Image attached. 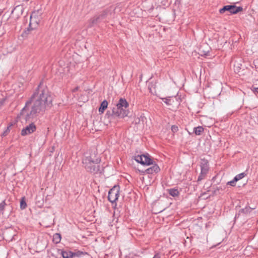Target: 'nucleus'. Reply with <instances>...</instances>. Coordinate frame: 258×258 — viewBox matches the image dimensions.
Returning <instances> with one entry per match:
<instances>
[{
  "mask_svg": "<svg viewBox=\"0 0 258 258\" xmlns=\"http://www.w3.org/2000/svg\"><path fill=\"white\" fill-rule=\"evenodd\" d=\"M107 14V12L106 11H103L98 16L99 17H100V18H101L103 20L105 19Z\"/></svg>",
  "mask_w": 258,
  "mask_h": 258,
  "instance_id": "nucleus-24",
  "label": "nucleus"
},
{
  "mask_svg": "<svg viewBox=\"0 0 258 258\" xmlns=\"http://www.w3.org/2000/svg\"><path fill=\"white\" fill-rule=\"evenodd\" d=\"M101 21H102V20L101 18H100V17H99L98 16H96L93 17L92 18H91L89 20V25L90 27H92L94 25L99 23Z\"/></svg>",
  "mask_w": 258,
  "mask_h": 258,
  "instance_id": "nucleus-13",
  "label": "nucleus"
},
{
  "mask_svg": "<svg viewBox=\"0 0 258 258\" xmlns=\"http://www.w3.org/2000/svg\"><path fill=\"white\" fill-rule=\"evenodd\" d=\"M61 240V236L59 233H55L53 236V241L55 243H58Z\"/></svg>",
  "mask_w": 258,
  "mask_h": 258,
  "instance_id": "nucleus-18",
  "label": "nucleus"
},
{
  "mask_svg": "<svg viewBox=\"0 0 258 258\" xmlns=\"http://www.w3.org/2000/svg\"><path fill=\"white\" fill-rule=\"evenodd\" d=\"M52 97L48 90L46 88L39 86L32 96L31 100L26 103V106L22 109L21 114L25 115L28 105L31 103V101H32L33 105L30 114H27L26 119L33 118L38 113L50 108L52 106Z\"/></svg>",
  "mask_w": 258,
  "mask_h": 258,
  "instance_id": "nucleus-1",
  "label": "nucleus"
},
{
  "mask_svg": "<svg viewBox=\"0 0 258 258\" xmlns=\"http://www.w3.org/2000/svg\"><path fill=\"white\" fill-rule=\"evenodd\" d=\"M6 205L5 201H3L1 204H0V211L2 212H3V211L5 209V206Z\"/></svg>",
  "mask_w": 258,
  "mask_h": 258,
  "instance_id": "nucleus-25",
  "label": "nucleus"
},
{
  "mask_svg": "<svg viewBox=\"0 0 258 258\" xmlns=\"http://www.w3.org/2000/svg\"><path fill=\"white\" fill-rule=\"evenodd\" d=\"M257 62H258V59L255 60L254 61V63H257Z\"/></svg>",
  "mask_w": 258,
  "mask_h": 258,
  "instance_id": "nucleus-32",
  "label": "nucleus"
},
{
  "mask_svg": "<svg viewBox=\"0 0 258 258\" xmlns=\"http://www.w3.org/2000/svg\"><path fill=\"white\" fill-rule=\"evenodd\" d=\"M42 12L40 10L34 11L31 15V18H34L40 22L41 18Z\"/></svg>",
  "mask_w": 258,
  "mask_h": 258,
  "instance_id": "nucleus-12",
  "label": "nucleus"
},
{
  "mask_svg": "<svg viewBox=\"0 0 258 258\" xmlns=\"http://www.w3.org/2000/svg\"><path fill=\"white\" fill-rule=\"evenodd\" d=\"M61 254L63 258H73L75 256H79L80 253L79 252L75 253L71 251L61 250Z\"/></svg>",
  "mask_w": 258,
  "mask_h": 258,
  "instance_id": "nucleus-10",
  "label": "nucleus"
},
{
  "mask_svg": "<svg viewBox=\"0 0 258 258\" xmlns=\"http://www.w3.org/2000/svg\"><path fill=\"white\" fill-rule=\"evenodd\" d=\"M11 127V125H10L9 126H8L6 130V131L4 133V135H6L7 133L9 132V128Z\"/></svg>",
  "mask_w": 258,
  "mask_h": 258,
  "instance_id": "nucleus-28",
  "label": "nucleus"
},
{
  "mask_svg": "<svg viewBox=\"0 0 258 258\" xmlns=\"http://www.w3.org/2000/svg\"><path fill=\"white\" fill-rule=\"evenodd\" d=\"M253 92H255V93H258V87L257 88H254Z\"/></svg>",
  "mask_w": 258,
  "mask_h": 258,
  "instance_id": "nucleus-29",
  "label": "nucleus"
},
{
  "mask_svg": "<svg viewBox=\"0 0 258 258\" xmlns=\"http://www.w3.org/2000/svg\"><path fill=\"white\" fill-rule=\"evenodd\" d=\"M149 90H150V92L153 94H156V83L155 82H150L148 86Z\"/></svg>",
  "mask_w": 258,
  "mask_h": 258,
  "instance_id": "nucleus-17",
  "label": "nucleus"
},
{
  "mask_svg": "<svg viewBox=\"0 0 258 258\" xmlns=\"http://www.w3.org/2000/svg\"><path fill=\"white\" fill-rule=\"evenodd\" d=\"M167 105L171 106L172 109L176 108L180 104V99L176 97H169L162 98Z\"/></svg>",
  "mask_w": 258,
  "mask_h": 258,
  "instance_id": "nucleus-6",
  "label": "nucleus"
},
{
  "mask_svg": "<svg viewBox=\"0 0 258 258\" xmlns=\"http://www.w3.org/2000/svg\"><path fill=\"white\" fill-rule=\"evenodd\" d=\"M100 160L96 158L95 155L85 157L83 159L84 167L88 172L96 173L99 170V164Z\"/></svg>",
  "mask_w": 258,
  "mask_h": 258,
  "instance_id": "nucleus-4",
  "label": "nucleus"
},
{
  "mask_svg": "<svg viewBox=\"0 0 258 258\" xmlns=\"http://www.w3.org/2000/svg\"><path fill=\"white\" fill-rule=\"evenodd\" d=\"M108 106V102L106 100H104L101 103L100 106L99 108V111L101 113H103L105 110L107 108Z\"/></svg>",
  "mask_w": 258,
  "mask_h": 258,
  "instance_id": "nucleus-16",
  "label": "nucleus"
},
{
  "mask_svg": "<svg viewBox=\"0 0 258 258\" xmlns=\"http://www.w3.org/2000/svg\"><path fill=\"white\" fill-rule=\"evenodd\" d=\"M3 104V101H0V107Z\"/></svg>",
  "mask_w": 258,
  "mask_h": 258,
  "instance_id": "nucleus-31",
  "label": "nucleus"
},
{
  "mask_svg": "<svg viewBox=\"0 0 258 258\" xmlns=\"http://www.w3.org/2000/svg\"><path fill=\"white\" fill-rule=\"evenodd\" d=\"M24 11V7L22 5L17 6L12 11L11 15L12 17L15 19L20 18Z\"/></svg>",
  "mask_w": 258,
  "mask_h": 258,
  "instance_id": "nucleus-8",
  "label": "nucleus"
},
{
  "mask_svg": "<svg viewBox=\"0 0 258 258\" xmlns=\"http://www.w3.org/2000/svg\"><path fill=\"white\" fill-rule=\"evenodd\" d=\"M153 258H159V257L157 256V255H155Z\"/></svg>",
  "mask_w": 258,
  "mask_h": 258,
  "instance_id": "nucleus-33",
  "label": "nucleus"
},
{
  "mask_svg": "<svg viewBox=\"0 0 258 258\" xmlns=\"http://www.w3.org/2000/svg\"><path fill=\"white\" fill-rule=\"evenodd\" d=\"M204 131V128L201 126H198L194 128V132L197 135H200Z\"/></svg>",
  "mask_w": 258,
  "mask_h": 258,
  "instance_id": "nucleus-20",
  "label": "nucleus"
},
{
  "mask_svg": "<svg viewBox=\"0 0 258 258\" xmlns=\"http://www.w3.org/2000/svg\"><path fill=\"white\" fill-rule=\"evenodd\" d=\"M201 168L203 169V168H207L208 170H209V166H208V162L207 160L202 159L201 162Z\"/></svg>",
  "mask_w": 258,
  "mask_h": 258,
  "instance_id": "nucleus-19",
  "label": "nucleus"
},
{
  "mask_svg": "<svg viewBox=\"0 0 258 258\" xmlns=\"http://www.w3.org/2000/svg\"><path fill=\"white\" fill-rule=\"evenodd\" d=\"M128 106L126 100L123 98H120L118 103L112 109V111H108L106 115L110 121H113L116 117L123 118L127 115L128 111L126 109Z\"/></svg>",
  "mask_w": 258,
  "mask_h": 258,
  "instance_id": "nucleus-2",
  "label": "nucleus"
},
{
  "mask_svg": "<svg viewBox=\"0 0 258 258\" xmlns=\"http://www.w3.org/2000/svg\"><path fill=\"white\" fill-rule=\"evenodd\" d=\"M36 130V127L35 125L31 123L29 124L28 125L26 126L21 131V135L23 136H25L26 135H30L33 132H34Z\"/></svg>",
  "mask_w": 258,
  "mask_h": 258,
  "instance_id": "nucleus-9",
  "label": "nucleus"
},
{
  "mask_svg": "<svg viewBox=\"0 0 258 258\" xmlns=\"http://www.w3.org/2000/svg\"><path fill=\"white\" fill-rule=\"evenodd\" d=\"M237 181H235V178H234V179H233L232 180L230 181H228V182H227V184L228 185H231V186H235V183H236Z\"/></svg>",
  "mask_w": 258,
  "mask_h": 258,
  "instance_id": "nucleus-26",
  "label": "nucleus"
},
{
  "mask_svg": "<svg viewBox=\"0 0 258 258\" xmlns=\"http://www.w3.org/2000/svg\"><path fill=\"white\" fill-rule=\"evenodd\" d=\"M78 89H79V88L78 87L75 88L74 89H73V92H76V91H78Z\"/></svg>",
  "mask_w": 258,
  "mask_h": 258,
  "instance_id": "nucleus-30",
  "label": "nucleus"
},
{
  "mask_svg": "<svg viewBox=\"0 0 258 258\" xmlns=\"http://www.w3.org/2000/svg\"><path fill=\"white\" fill-rule=\"evenodd\" d=\"M246 175V174L244 172L243 173H241L238 175H237L235 177V181H238L240 179L243 178V177H244Z\"/></svg>",
  "mask_w": 258,
  "mask_h": 258,
  "instance_id": "nucleus-23",
  "label": "nucleus"
},
{
  "mask_svg": "<svg viewBox=\"0 0 258 258\" xmlns=\"http://www.w3.org/2000/svg\"><path fill=\"white\" fill-rule=\"evenodd\" d=\"M39 23V21L34 18H31V17H30L29 27L28 28V30H33L36 29L38 27Z\"/></svg>",
  "mask_w": 258,
  "mask_h": 258,
  "instance_id": "nucleus-11",
  "label": "nucleus"
},
{
  "mask_svg": "<svg viewBox=\"0 0 258 258\" xmlns=\"http://www.w3.org/2000/svg\"><path fill=\"white\" fill-rule=\"evenodd\" d=\"M119 187L118 186H114L108 192V199L112 203L116 201L119 197Z\"/></svg>",
  "mask_w": 258,
  "mask_h": 258,
  "instance_id": "nucleus-5",
  "label": "nucleus"
},
{
  "mask_svg": "<svg viewBox=\"0 0 258 258\" xmlns=\"http://www.w3.org/2000/svg\"><path fill=\"white\" fill-rule=\"evenodd\" d=\"M27 207V204L25 202V198H22L20 201V208L21 209H25Z\"/></svg>",
  "mask_w": 258,
  "mask_h": 258,
  "instance_id": "nucleus-22",
  "label": "nucleus"
},
{
  "mask_svg": "<svg viewBox=\"0 0 258 258\" xmlns=\"http://www.w3.org/2000/svg\"><path fill=\"white\" fill-rule=\"evenodd\" d=\"M101 21H102V20L101 18H100V17H99L98 16H96L93 17L92 18H91L89 20V25L90 27H92L94 25L99 23Z\"/></svg>",
  "mask_w": 258,
  "mask_h": 258,
  "instance_id": "nucleus-14",
  "label": "nucleus"
},
{
  "mask_svg": "<svg viewBox=\"0 0 258 258\" xmlns=\"http://www.w3.org/2000/svg\"><path fill=\"white\" fill-rule=\"evenodd\" d=\"M243 10L241 7H236L235 5H227L224 6L223 8L219 10V12L221 14L224 13L225 11H228L231 14H235L240 12H241Z\"/></svg>",
  "mask_w": 258,
  "mask_h": 258,
  "instance_id": "nucleus-7",
  "label": "nucleus"
},
{
  "mask_svg": "<svg viewBox=\"0 0 258 258\" xmlns=\"http://www.w3.org/2000/svg\"><path fill=\"white\" fill-rule=\"evenodd\" d=\"M169 193L171 196L175 197L178 196L179 192L177 189L172 188L169 190Z\"/></svg>",
  "mask_w": 258,
  "mask_h": 258,
  "instance_id": "nucleus-21",
  "label": "nucleus"
},
{
  "mask_svg": "<svg viewBox=\"0 0 258 258\" xmlns=\"http://www.w3.org/2000/svg\"><path fill=\"white\" fill-rule=\"evenodd\" d=\"M135 160L144 165H153L152 167L142 171L143 173H156L160 170L159 166L157 164H154V161L149 157V155H138L135 157Z\"/></svg>",
  "mask_w": 258,
  "mask_h": 258,
  "instance_id": "nucleus-3",
  "label": "nucleus"
},
{
  "mask_svg": "<svg viewBox=\"0 0 258 258\" xmlns=\"http://www.w3.org/2000/svg\"><path fill=\"white\" fill-rule=\"evenodd\" d=\"M171 130L173 132H176L178 131V127L176 126L173 125L171 127Z\"/></svg>",
  "mask_w": 258,
  "mask_h": 258,
  "instance_id": "nucleus-27",
  "label": "nucleus"
},
{
  "mask_svg": "<svg viewBox=\"0 0 258 258\" xmlns=\"http://www.w3.org/2000/svg\"><path fill=\"white\" fill-rule=\"evenodd\" d=\"M208 170L207 168H203V169H201V171L200 173V175L198 177V181H200L202 180V179H204L208 173Z\"/></svg>",
  "mask_w": 258,
  "mask_h": 258,
  "instance_id": "nucleus-15",
  "label": "nucleus"
}]
</instances>
